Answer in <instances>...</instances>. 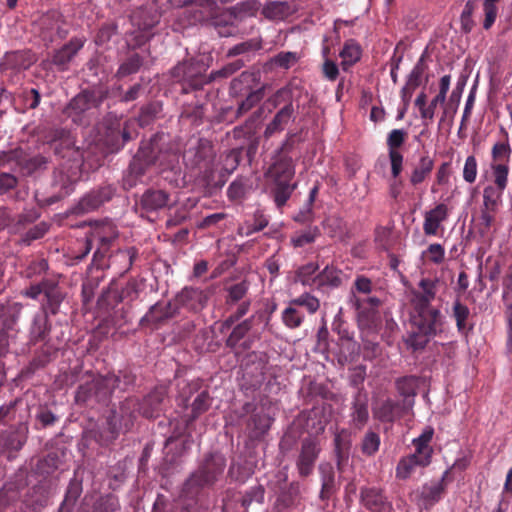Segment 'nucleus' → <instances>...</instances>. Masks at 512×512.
I'll use <instances>...</instances> for the list:
<instances>
[{"instance_id":"423d86ee","label":"nucleus","mask_w":512,"mask_h":512,"mask_svg":"<svg viewBox=\"0 0 512 512\" xmlns=\"http://www.w3.org/2000/svg\"><path fill=\"white\" fill-rule=\"evenodd\" d=\"M504 135V141L497 142L493 145L491 150L492 164L491 169L494 176L495 185L501 190H504L508 182L509 174V161L512 149L509 143L508 133L504 128H501Z\"/></svg>"},{"instance_id":"e433bc0d","label":"nucleus","mask_w":512,"mask_h":512,"mask_svg":"<svg viewBox=\"0 0 512 512\" xmlns=\"http://www.w3.org/2000/svg\"><path fill=\"white\" fill-rule=\"evenodd\" d=\"M27 433L25 425L11 428L4 436V447L10 451H19L27 441Z\"/></svg>"},{"instance_id":"bf43d9fd","label":"nucleus","mask_w":512,"mask_h":512,"mask_svg":"<svg viewBox=\"0 0 512 512\" xmlns=\"http://www.w3.org/2000/svg\"><path fill=\"white\" fill-rule=\"evenodd\" d=\"M162 111V105L159 102H151L141 108L139 114L140 126H148Z\"/></svg>"},{"instance_id":"4c0bfd02","label":"nucleus","mask_w":512,"mask_h":512,"mask_svg":"<svg viewBox=\"0 0 512 512\" xmlns=\"http://www.w3.org/2000/svg\"><path fill=\"white\" fill-rule=\"evenodd\" d=\"M255 315H252L251 317L243 320L242 322L238 323L234 326L232 329L230 335L227 337L225 341L226 347L230 349H235L241 340H243L249 331L253 327Z\"/></svg>"},{"instance_id":"ddd939ff","label":"nucleus","mask_w":512,"mask_h":512,"mask_svg":"<svg viewBox=\"0 0 512 512\" xmlns=\"http://www.w3.org/2000/svg\"><path fill=\"white\" fill-rule=\"evenodd\" d=\"M133 123L125 121L123 124L119 120L110 122L105 134V144L111 152H117L130 140L135 134L131 131Z\"/></svg>"},{"instance_id":"412c9836","label":"nucleus","mask_w":512,"mask_h":512,"mask_svg":"<svg viewBox=\"0 0 512 512\" xmlns=\"http://www.w3.org/2000/svg\"><path fill=\"white\" fill-rule=\"evenodd\" d=\"M434 168V160L427 153L421 155L417 162L411 163L410 171L407 172L409 183L417 188L431 175Z\"/></svg>"},{"instance_id":"2f4dec72","label":"nucleus","mask_w":512,"mask_h":512,"mask_svg":"<svg viewBox=\"0 0 512 512\" xmlns=\"http://www.w3.org/2000/svg\"><path fill=\"white\" fill-rule=\"evenodd\" d=\"M341 270L333 267L326 266L321 272H319L314 279V286L317 289H323L325 287L338 288L342 284Z\"/></svg>"},{"instance_id":"f704fd0d","label":"nucleus","mask_w":512,"mask_h":512,"mask_svg":"<svg viewBox=\"0 0 512 512\" xmlns=\"http://www.w3.org/2000/svg\"><path fill=\"white\" fill-rule=\"evenodd\" d=\"M361 54L362 50L360 45L353 39L347 40L340 51L342 69L349 71V69L360 60Z\"/></svg>"},{"instance_id":"a211bd4d","label":"nucleus","mask_w":512,"mask_h":512,"mask_svg":"<svg viewBox=\"0 0 512 512\" xmlns=\"http://www.w3.org/2000/svg\"><path fill=\"white\" fill-rule=\"evenodd\" d=\"M186 157L193 166L207 168L215 157L213 145L207 139H199L196 146L187 151Z\"/></svg>"},{"instance_id":"7ed1b4c3","label":"nucleus","mask_w":512,"mask_h":512,"mask_svg":"<svg viewBox=\"0 0 512 512\" xmlns=\"http://www.w3.org/2000/svg\"><path fill=\"white\" fill-rule=\"evenodd\" d=\"M209 65L203 58H189L179 62L170 70V77L181 85V92L188 94L201 90L211 79L206 75Z\"/></svg>"},{"instance_id":"4be33fe9","label":"nucleus","mask_w":512,"mask_h":512,"mask_svg":"<svg viewBox=\"0 0 512 512\" xmlns=\"http://www.w3.org/2000/svg\"><path fill=\"white\" fill-rule=\"evenodd\" d=\"M407 412L405 405L399 401L386 399L373 409L374 417L382 423H393Z\"/></svg>"},{"instance_id":"a878e982","label":"nucleus","mask_w":512,"mask_h":512,"mask_svg":"<svg viewBox=\"0 0 512 512\" xmlns=\"http://www.w3.org/2000/svg\"><path fill=\"white\" fill-rule=\"evenodd\" d=\"M452 316L455 319L457 331L461 335L468 336L474 328V324L470 322L471 312L469 307L457 299L453 303Z\"/></svg>"},{"instance_id":"603ef678","label":"nucleus","mask_w":512,"mask_h":512,"mask_svg":"<svg viewBox=\"0 0 512 512\" xmlns=\"http://www.w3.org/2000/svg\"><path fill=\"white\" fill-rule=\"evenodd\" d=\"M291 305H295L297 308L304 307L309 314L313 315L320 308V300L311 293L305 292L291 299Z\"/></svg>"},{"instance_id":"5fc2aeb1","label":"nucleus","mask_w":512,"mask_h":512,"mask_svg":"<svg viewBox=\"0 0 512 512\" xmlns=\"http://www.w3.org/2000/svg\"><path fill=\"white\" fill-rule=\"evenodd\" d=\"M417 387L418 378L416 376H404L396 380V389L405 398L414 397Z\"/></svg>"},{"instance_id":"0e129e2a","label":"nucleus","mask_w":512,"mask_h":512,"mask_svg":"<svg viewBox=\"0 0 512 512\" xmlns=\"http://www.w3.org/2000/svg\"><path fill=\"white\" fill-rule=\"evenodd\" d=\"M500 0H484L483 1V12L484 21L483 28L489 30L496 21L498 15V3Z\"/></svg>"},{"instance_id":"1a4fd4ad","label":"nucleus","mask_w":512,"mask_h":512,"mask_svg":"<svg viewBox=\"0 0 512 512\" xmlns=\"http://www.w3.org/2000/svg\"><path fill=\"white\" fill-rule=\"evenodd\" d=\"M145 148L153 156V165L158 164L163 170L174 169L178 163V152L172 146L168 145L165 141V136L155 135L149 142L143 143Z\"/></svg>"},{"instance_id":"c03bdc74","label":"nucleus","mask_w":512,"mask_h":512,"mask_svg":"<svg viewBox=\"0 0 512 512\" xmlns=\"http://www.w3.org/2000/svg\"><path fill=\"white\" fill-rule=\"evenodd\" d=\"M419 287L422 292L413 291L410 299L411 305H416L418 300H422L426 306H431V301L435 298V283L428 278L420 281Z\"/></svg>"},{"instance_id":"6e6552de","label":"nucleus","mask_w":512,"mask_h":512,"mask_svg":"<svg viewBox=\"0 0 512 512\" xmlns=\"http://www.w3.org/2000/svg\"><path fill=\"white\" fill-rule=\"evenodd\" d=\"M353 305L357 311V324L360 331H379L381 300L377 297H355Z\"/></svg>"},{"instance_id":"473e14b6","label":"nucleus","mask_w":512,"mask_h":512,"mask_svg":"<svg viewBox=\"0 0 512 512\" xmlns=\"http://www.w3.org/2000/svg\"><path fill=\"white\" fill-rule=\"evenodd\" d=\"M332 331L339 336V340L342 343H347V348L351 353H355L359 350L358 344L354 341L353 332L349 330V325L343 320L341 312L334 317Z\"/></svg>"},{"instance_id":"5701e85b","label":"nucleus","mask_w":512,"mask_h":512,"mask_svg":"<svg viewBox=\"0 0 512 512\" xmlns=\"http://www.w3.org/2000/svg\"><path fill=\"white\" fill-rule=\"evenodd\" d=\"M351 421L354 428L361 430L369 420L368 395L359 390L353 398L351 407Z\"/></svg>"},{"instance_id":"a19ab883","label":"nucleus","mask_w":512,"mask_h":512,"mask_svg":"<svg viewBox=\"0 0 512 512\" xmlns=\"http://www.w3.org/2000/svg\"><path fill=\"white\" fill-rule=\"evenodd\" d=\"M203 117V105L196 103L184 105L179 119L183 125L199 126L202 124Z\"/></svg>"},{"instance_id":"aec40b11","label":"nucleus","mask_w":512,"mask_h":512,"mask_svg":"<svg viewBox=\"0 0 512 512\" xmlns=\"http://www.w3.org/2000/svg\"><path fill=\"white\" fill-rule=\"evenodd\" d=\"M217 5L214 0H191L186 12L192 23H202L216 16Z\"/></svg>"},{"instance_id":"0eeeda50","label":"nucleus","mask_w":512,"mask_h":512,"mask_svg":"<svg viewBox=\"0 0 512 512\" xmlns=\"http://www.w3.org/2000/svg\"><path fill=\"white\" fill-rule=\"evenodd\" d=\"M411 307V323L415 328L433 336L442 331V315L438 309L426 306L421 299L417 301L416 305H411Z\"/></svg>"},{"instance_id":"49530a36","label":"nucleus","mask_w":512,"mask_h":512,"mask_svg":"<svg viewBox=\"0 0 512 512\" xmlns=\"http://www.w3.org/2000/svg\"><path fill=\"white\" fill-rule=\"evenodd\" d=\"M444 493L445 490L443 484L430 483L422 486L420 496L424 506L427 508L439 502Z\"/></svg>"},{"instance_id":"58836bf2","label":"nucleus","mask_w":512,"mask_h":512,"mask_svg":"<svg viewBox=\"0 0 512 512\" xmlns=\"http://www.w3.org/2000/svg\"><path fill=\"white\" fill-rule=\"evenodd\" d=\"M169 194L163 190H148L141 199V203L146 210H157L168 205Z\"/></svg>"},{"instance_id":"774afa93","label":"nucleus","mask_w":512,"mask_h":512,"mask_svg":"<svg viewBox=\"0 0 512 512\" xmlns=\"http://www.w3.org/2000/svg\"><path fill=\"white\" fill-rule=\"evenodd\" d=\"M449 208L444 203L437 204L426 212L424 224H440L447 219Z\"/></svg>"},{"instance_id":"f257e3e1","label":"nucleus","mask_w":512,"mask_h":512,"mask_svg":"<svg viewBox=\"0 0 512 512\" xmlns=\"http://www.w3.org/2000/svg\"><path fill=\"white\" fill-rule=\"evenodd\" d=\"M167 388L164 386L155 387L142 399L131 396L121 402L119 412H113L107 419L106 435L102 444L109 445L115 441L121 432L130 431L138 416L146 419L157 418L166 407Z\"/></svg>"},{"instance_id":"ea45409f","label":"nucleus","mask_w":512,"mask_h":512,"mask_svg":"<svg viewBox=\"0 0 512 512\" xmlns=\"http://www.w3.org/2000/svg\"><path fill=\"white\" fill-rule=\"evenodd\" d=\"M379 331H360L365 359H374L380 355L381 349L378 342Z\"/></svg>"},{"instance_id":"dca6fc26","label":"nucleus","mask_w":512,"mask_h":512,"mask_svg":"<svg viewBox=\"0 0 512 512\" xmlns=\"http://www.w3.org/2000/svg\"><path fill=\"white\" fill-rule=\"evenodd\" d=\"M179 313L175 301L156 302L148 312L141 318V325H162Z\"/></svg>"},{"instance_id":"c756f323","label":"nucleus","mask_w":512,"mask_h":512,"mask_svg":"<svg viewBox=\"0 0 512 512\" xmlns=\"http://www.w3.org/2000/svg\"><path fill=\"white\" fill-rule=\"evenodd\" d=\"M115 380L111 379L110 374L99 376L92 380V388H94V400L98 403L106 404L109 402L113 392Z\"/></svg>"},{"instance_id":"f03ea898","label":"nucleus","mask_w":512,"mask_h":512,"mask_svg":"<svg viewBox=\"0 0 512 512\" xmlns=\"http://www.w3.org/2000/svg\"><path fill=\"white\" fill-rule=\"evenodd\" d=\"M226 467L225 457L218 453L208 454L198 469L185 481L183 493L191 498L196 497L205 487L213 486Z\"/></svg>"},{"instance_id":"b1692460","label":"nucleus","mask_w":512,"mask_h":512,"mask_svg":"<svg viewBox=\"0 0 512 512\" xmlns=\"http://www.w3.org/2000/svg\"><path fill=\"white\" fill-rule=\"evenodd\" d=\"M44 297L45 300L41 304L40 312L45 313L47 316H49V314L56 315L65 298V295L58 283L50 280L47 288L45 289Z\"/></svg>"},{"instance_id":"393cba45","label":"nucleus","mask_w":512,"mask_h":512,"mask_svg":"<svg viewBox=\"0 0 512 512\" xmlns=\"http://www.w3.org/2000/svg\"><path fill=\"white\" fill-rule=\"evenodd\" d=\"M503 190L497 185L496 187L488 186L483 191L484 210L482 218L485 224H491L494 221V213L498 207Z\"/></svg>"},{"instance_id":"2eb2a0df","label":"nucleus","mask_w":512,"mask_h":512,"mask_svg":"<svg viewBox=\"0 0 512 512\" xmlns=\"http://www.w3.org/2000/svg\"><path fill=\"white\" fill-rule=\"evenodd\" d=\"M213 402V398L210 396L209 390L204 389L200 390L191 403V413L185 418V425L182 429H177L173 431L172 436L167 439V443L172 442L174 439L180 437L184 431L202 414L207 412Z\"/></svg>"},{"instance_id":"052dcab7","label":"nucleus","mask_w":512,"mask_h":512,"mask_svg":"<svg viewBox=\"0 0 512 512\" xmlns=\"http://www.w3.org/2000/svg\"><path fill=\"white\" fill-rule=\"evenodd\" d=\"M249 285L242 281L231 285L227 289L226 304L231 306L243 300L248 292Z\"/></svg>"},{"instance_id":"a18cd8bd","label":"nucleus","mask_w":512,"mask_h":512,"mask_svg":"<svg viewBox=\"0 0 512 512\" xmlns=\"http://www.w3.org/2000/svg\"><path fill=\"white\" fill-rule=\"evenodd\" d=\"M59 463L60 459L58 455L56 453H49L37 460L34 472L43 478H47L57 470Z\"/></svg>"},{"instance_id":"680f3d73","label":"nucleus","mask_w":512,"mask_h":512,"mask_svg":"<svg viewBox=\"0 0 512 512\" xmlns=\"http://www.w3.org/2000/svg\"><path fill=\"white\" fill-rule=\"evenodd\" d=\"M433 435L434 429L431 426H427L417 438L412 440V445L415 449L422 450L433 455L434 450L430 444L433 439Z\"/></svg>"},{"instance_id":"3c124183","label":"nucleus","mask_w":512,"mask_h":512,"mask_svg":"<svg viewBox=\"0 0 512 512\" xmlns=\"http://www.w3.org/2000/svg\"><path fill=\"white\" fill-rule=\"evenodd\" d=\"M201 384L202 381L199 379L192 380L190 382H183L179 389V405L183 406L184 408H188L190 398L200 391Z\"/></svg>"},{"instance_id":"6e6d98bb","label":"nucleus","mask_w":512,"mask_h":512,"mask_svg":"<svg viewBox=\"0 0 512 512\" xmlns=\"http://www.w3.org/2000/svg\"><path fill=\"white\" fill-rule=\"evenodd\" d=\"M319 266L317 263L310 262L300 266L296 270V279L304 286H313L315 273L318 271Z\"/></svg>"},{"instance_id":"de8ad7c7","label":"nucleus","mask_w":512,"mask_h":512,"mask_svg":"<svg viewBox=\"0 0 512 512\" xmlns=\"http://www.w3.org/2000/svg\"><path fill=\"white\" fill-rule=\"evenodd\" d=\"M305 319V315L295 305H291V300L288 306L281 313V320L284 326L289 329L299 328Z\"/></svg>"},{"instance_id":"4d7b16f0","label":"nucleus","mask_w":512,"mask_h":512,"mask_svg":"<svg viewBox=\"0 0 512 512\" xmlns=\"http://www.w3.org/2000/svg\"><path fill=\"white\" fill-rule=\"evenodd\" d=\"M111 379L115 380V390L125 391L134 386L136 375L130 369L120 370L118 374H110Z\"/></svg>"},{"instance_id":"7c9ffc66","label":"nucleus","mask_w":512,"mask_h":512,"mask_svg":"<svg viewBox=\"0 0 512 512\" xmlns=\"http://www.w3.org/2000/svg\"><path fill=\"white\" fill-rule=\"evenodd\" d=\"M294 174L295 168L290 157L280 158L268 170V175L273 181H291Z\"/></svg>"},{"instance_id":"4468645a","label":"nucleus","mask_w":512,"mask_h":512,"mask_svg":"<svg viewBox=\"0 0 512 512\" xmlns=\"http://www.w3.org/2000/svg\"><path fill=\"white\" fill-rule=\"evenodd\" d=\"M209 294L199 288L184 287L174 298L178 310L185 308L190 312L202 311L208 302Z\"/></svg>"},{"instance_id":"9b49d317","label":"nucleus","mask_w":512,"mask_h":512,"mask_svg":"<svg viewBox=\"0 0 512 512\" xmlns=\"http://www.w3.org/2000/svg\"><path fill=\"white\" fill-rule=\"evenodd\" d=\"M148 153L150 152L145 148L144 144H142L130 162L127 173L123 177V187L125 189H131L136 186L146 174L147 169L153 165L154 158Z\"/></svg>"},{"instance_id":"f8f14e48","label":"nucleus","mask_w":512,"mask_h":512,"mask_svg":"<svg viewBox=\"0 0 512 512\" xmlns=\"http://www.w3.org/2000/svg\"><path fill=\"white\" fill-rule=\"evenodd\" d=\"M116 192V187L112 184H105L97 190L91 191L84 196L78 204L72 209L71 214L84 215L99 208L103 203L112 199Z\"/></svg>"},{"instance_id":"79ce46f5","label":"nucleus","mask_w":512,"mask_h":512,"mask_svg":"<svg viewBox=\"0 0 512 512\" xmlns=\"http://www.w3.org/2000/svg\"><path fill=\"white\" fill-rule=\"evenodd\" d=\"M262 14L270 20H284L291 14V8L286 1H271L263 7Z\"/></svg>"},{"instance_id":"20e7f679","label":"nucleus","mask_w":512,"mask_h":512,"mask_svg":"<svg viewBox=\"0 0 512 512\" xmlns=\"http://www.w3.org/2000/svg\"><path fill=\"white\" fill-rule=\"evenodd\" d=\"M106 98V92L100 89H85L74 96L64 113L72 119L74 123L86 125L89 123L88 117L94 114Z\"/></svg>"},{"instance_id":"c9c22d12","label":"nucleus","mask_w":512,"mask_h":512,"mask_svg":"<svg viewBox=\"0 0 512 512\" xmlns=\"http://www.w3.org/2000/svg\"><path fill=\"white\" fill-rule=\"evenodd\" d=\"M48 497L49 492L47 486L40 483L34 485L31 489L28 490L23 502L27 507L36 510L38 508L44 507L47 504Z\"/></svg>"},{"instance_id":"c85d7f7f","label":"nucleus","mask_w":512,"mask_h":512,"mask_svg":"<svg viewBox=\"0 0 512 512\" xmlns=\"http://www.w3.org/2000/svg\"><path fill=\"white\" fill-rule=\"evenodd\" d=\"M272 421L273 418L267 414L253 413L246 424L250 438L259 439L263 437L270 429Z\"/></svg>"},{"instance_id":"09e8293b","label":"nucleus","mask_w":512,"mask_h":512,"mask_svg":"<svg viewBox=\"0 0 512 512\" xmlns=\"http://www.w3.org/2000/svg\"><path fill=\"white\" fill-rule=\"evenodd\" d=\"M295 188L296 184H291V181H274L272 192L276 205L278 207L285 205Z\"/></svg>"},{"instance_id":"9d476101","label":"nucleus","mask_w":512,"mask_h":512,"mask_svg":"<svg viewBox=\"0 0 512 512\" xmlns=\"http://www.w3.org/2000/svg\"><path fill=\"white\" fill-rule=\"evenodd\" d=\"M320 452V442L316 437H306L301 441L299 455L296 460L300 477L306 478L313 473Z\"/></svg>"},{"instance_id":"72a5a7b5","label":"nucleus","mask_w":512,"mask_h":512,"mask_svg":"<svg viewBox=\"0 0 512 512\" xmlns=\"http://www.w3.org/2000/svg\"><path fill=\"white\" fill-rule=\"evenodd\" d=\"M160 16L146 8H139L131 15V22L142 32H149L159 23Z\"/></svg>"},{"instance_id":"8fccbe9b","label":"nucleus","mask_w":512,"mask_h":512,"mask_svg":"<svg viewBox=\"0 0 512 512\" xmlns=\"http://www.w3.org/2000/svg\"><path fill=\"white\" fill-rule=\"evenodd\" d=\"M433 337V335H428L425 331L416 328L405 339V343L413 352L422 351Z\"/></svg>"},{"instance_id":"864d4df0","label":"nucleus","mask_w":512,"mask_h":512,"mask_svg":"<svg viewBox=\"0 0 512 512\" xmlns=\"http://www.w3.org/2000/svg\"><path fill=\"white\" fill-rule=\"evenodd\" d=\"M23 150L21 148L0 151V170L4 168L13 169V166L21 165L23 162Z\"/></svg>"},{"instance_id":"338daca9","label":"nucleus","mask_w":512,"mask_h":512,"mask_svg":"<svg viewBox=\"0 0 512 512\" xmlns=\"http://www.w3.org/2000/svg\"><path fill=\"white\" fill-rule=\"evenodd\" d=\"M417 467L419 465L410 456L402 457L396 466V478L408 479Z\"/></svg>"},{"instance_id":"69168bd1","label":"nucleus","mask_w":512,"mask_h":512,"mask_svg":"<svg viewBox=\"0 0 512 512\" xmlns=\"http://www.w3.org/2000/svg\"><path fill=\"white\" fill-rule=\"evenodd\" d=\"M380 446V436L378 433L368 431L363 437L361 451L366 456H373Z\"/></svg>"},{"instance_id":"bb28decb","label":"nucleus","mask_w":512,"mask_h":512,"mask_svg":"<svg viewBox=\"0 0 512 512\" xmlns=\"http://www.w3.org/2000/svg\"><path fill=\"white\" fill-rule=\"evenodd\" d=\"M50 330L51 324L49 323L48 316L42 312L36 313L29 330L30 343L37 344L44 341L48 337Z\"/></svg>"},{"instance_id":"13d9d810","label":"nucleus","mask_w":512,"mask_h":512,"mask_svg":"<svg viewBox=\"0 0 512 512\" xmlns=\"http://www.w3.org/2000/svg\"><path fill=\"white\" fill-rule=\"evenodd\" d=\"M143 64L142 57L135 53L128 57L119 67L117 71L118 77H126L128 75L137 73Z\"/></svg>"},{"instance_id":"cd10ccee","label":"nucleus","mask_w":512,"mask_h":512,"mask_svg":"<svg viewBox=\"0 0 512 512\" xmlns=\"http://www.w3.org/2000/svg\"><path fill=\"white\" fill-rule=\"evenodd\" d=\"M319 471L321 475V491L319 497L323 501H328L337 492L334 468L331 464L327 463L320 465Z\"/></svg>"},{"instance_id":"6ab92c4d","label":"nucleus","mask_w":512,"mask_h":512,"mask_svg":"<svg viewBox=\"0 0 512 512\" xmlns=\"http://www.w3.org/2000/svg\"><path fill=\"white\" fill-rule=\"evenodd\" d=\"M360 501L370 512H390L392 509L382 491L375 487L361 488Z\"/></svg>"},{"instance_id":"f3484780","label":"nucleus","mask_w":512,"mask_h":512,"mask_svg":"<svg viewBox=\"0 0 512 512\" xmlns=\"http://www.w3.org/2000/svg\"><path fill=\"white\" fill-rule=\"evenodd\" d=\"M85 44L84 38L72 37L60 49L56 50L52 57V63L59 71H66L69 63L83 48Z\"/></svg>"},{"instance_id":"39448f33","label":"nucleus","mask_w":512,"mask_h":512,"mask_svg":"<svg viewBox=\"0 0 512 512\" xmlns=\"http://www.w3.org/2000/svg\"><path fill=\"white\" fill-rule=\"evenodd\" d=\"M273 107H277L282 102L285 105L274 115L273 119L267 124L263 136L266 139L280 134L284 131L289 121L294 117L295 109L292 102L291 90L288 87L281 88L269 99Z\"/></svg>"},{"instance_id":"e2e57ef3","label":"nucleus","mask_w":512,"mask_h":512,"mask_svg":"<svg viewBox=\"0 0 512 512\" xmlns=\"http://www.w3.org/2000/svg\"><path fill=\"white\" fill-rule=\"evenodd\" d=\"M320 234L317 226L311 227L309 226L303 231L296 232L291 241L295 247H303L307 244H310L315 241L316 237Z\"/></svg>"},{"instance_id":"37998d69","label":"nucleus","mask_w":512,"mask_h":512,"mask_svg":"<svg viewBox=\"0 0 512 512\" xmlns=\"http://www.w3.org/2000/svg\"><path fill=\"white\" fill-rule=\"evenodd\" d=\"M144 288V279L131 278L119 292L118 301L133 302L139 298V295L144 290Z\"/></svg>"}]
</instances>
